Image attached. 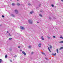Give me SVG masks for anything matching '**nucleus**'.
Segmentation results:
<instances>
[{"instance_id":"obj_27","label":"nucleus","mask_w":63,"mask_h":63,"mask_svg":"<svg viewBox=\"0 0 63 63\" xmlns=\"http://www.w3.org/2000/svg\"><path fill=\"white\" fill-rule=\"evenodd\" d=\"M15 3H13L12 4V6H14V5H15Z\"/></svg>"},{"instance_id":"obj_2","label":"nucleus","mask_w":63,"mask_h":63,"mask_svg":"<svg viewBox=\"0 0 63 63\" xmlns=\"http://www.w3.org/2000/svg\"><path fill=\"white\" fill-rule=\"evenodd\" d=\"M15 12L16 14H17L18 13V11L16 9L15 10Z\"/></svg>"},{"instance_id":"obj_23","label":"nucleus","mask_w":63,"mask_h":63,"mask_svg":"<svg viewBox=\"0 0 63 63\" xmlns=\"http://www.w3.org/2000/svg\"><path fill=\"white\" fill-rule=\"evenodd\" d=\"M5 58H7V55H5Z\"/></svg>"},{"instance_id":"obj_3","label":"nucleus","mask_w":63,"mask_h":63,"mask_svg":"<svg viewBox=\"0 0 63 63\" xmlns=\"http://www.w3.org/2000/svg\"><path fill=\"white\" fill-rule=\"evenodd\" d=\"M10 16H13V17H15V15H14L13 14H10Z\"/></svg>"},{"instance_id":"obj_18","label":"nucleus","mask_w":63,"mask_h":63,"mask_svg":"<svg viewBox=\"0 0 63 63\" xmlns=\"http://www.w3.org/2000/svg\"><path fill=\"white\" fill-rule=\"evenodd\" d=\"M2 60L1 59H0V63H1V62H2Z\"/></svg>"},{"instance_id":"obj_9","label":"nucleus","mask_w":63,"mask_h":63,"mask_svg":"<svg viewBox=\"0 0 63 63\" xmlns=\"http://www.w3.org/2000/svg\"><path fill=\"white\" fill-rule=\"evenodd\" d=\"M56 53L54 54L53 53H52V54L51 55L52 56V55H54V56H55V55H56Z\"/></svg>"},{"instance_id":"obj_28","label":"nucleus","mask_w":63,"mask_h":63,"mask_svg":"<svg viewBox=\"0 0 63 63\" xmlns=\"http://www.w3.org/2000/svg\"><path fill=\"white\" fill-rule=\"evenodd\" d=\"M9 36H11V35H10V33H9Z\"/></svg>"},{"instance_id":"obj_32","label":"nucleus","mask_w":63,"mask_h":63,"mask_svg":"<svg viewBox=\"0 0 63 63\" xmlns=\"http://www.w3.org/2000/svg\"><path fill=\"white\" fill-rule=\"evenodd\" d=\"M53 37L54 38H55V36H53Z\"/></svg>"},{"instance_id":"obj_20","label":"nucleus","mask_w":63,"mask_h":63,"mask_svg":"<svg viewBox=\"0 0 63 63\" xmlns=\"http://www.w3.org/2000/svg\"><path fill=\"white\" fill-rule=\"evenodd\" d=\"M49 19H51V18L50 17H49Z\"/></svg>"},{"instance_id":"obj_30","label":"nucleus","mask_w":63,"mask_h":63,"mask_svg":"<svg viewBox=\"0 0 63 63\" xmlns=\"http://www.w3.org/2000/svg\"><path fill=\"white\" fill-rule=\"evenodd\" d=\"M16 57V55H15V56H14V57Z\"/></svg>"},{"instance_id":"obj_22","label":"nucleus","mask_w":63,"mask_h":63,"mask_svg":"<svg viewBox=\"0 0 63 63\" xmlns=\"http://www.w3.org/2000/svg\"><path fill=\"white\" fill-rule=\"evenodd\" d=\"M28 48H30L31 47V46H29L28 47Z\"/></svg>"},{"instance_id":"obj_44","label":"nucleus","mask_w":63,"mask_h":63,"mask_svg":"<svg viewBox=\"0 0 63 63\" xmlns=\"http://www.w3.org/2000/svg\"><path fill=\"white\" fill-rule=\"evenodd\" d=\"M1 26V25H0V26Z\"/></svg>"},{"instance_id":"obj_34","label":"nucleus","mask_w":63,"mask_h":63,"mask_svg":"<svg viewBox=\"0 0 63 63\" xmlns=\"http://www.w3.org/2000/svg\"><path fill=\"white\" fill-rule=\"evenodd\" d=\"M18 48H20V47L19 46H18Z\"/></svg>"},{"instance_id":"obj_24","label":"nucleus","mask_w":63,"mask_h":63,"mask_svg":"<svg viewBox=\"0 0 63 63\" xmlns=\"http://www.w3.org/2000/svg\"><path fill=\"white\" fill-rule=\"evenodd\" d=\"M40 12H41V13H43V12H44V11H40Z\"/></svg>"},{"instance_id":"obj_11","label":"nucleus","mask_w":63,"mask_h":63,"mask_svg":"<svg viewBox=\"0 0 63 63\" xmlns=\"http://www.w3.org/2000/svg\"><path fill=\"white\" fill-rule=\"evenodd\" d=\"M41 53H42V54H44V55H46V54H45V53L44 52H41Z\"/></svg>"},{"instance_id":"obj_7","label":"nucleus","mask_w":63,"mask_h":63,"mask_svg":"<svg viewBox=\"0 0 63 63\" xmlns=\"http://www.w3.org/2000/svg\"><path fill=\"white\" fill-rule=\"evenodd\" d=\"M41 43L39 44L38 45V46H39V47H41Z\"/></svg>"},{"instance_id":"obj_33","label":"nucleus","mask_w":63,"mask_h":63,"mask_svg":"<svg viewBox=\"0 0 63 63\" xmlns=\"http://www.w3.org/2000/svg\"><path fill=\"white\" fill-rule=\"evenodd\" d=\"M10 61L11 62H12V61L11 60H10Z\"/></svg>"},{"instance_id":"obj_42","label":"nucleus","mask_w":63,"mask_h":63,"mask_svg":"<svg viewBox=\"0 0 63 63\" xmlns=\"http://www.w3.org/2000/svg\"><path fill=\"white\" fill-rule=\"evenodd\" d=\"M19 0H17V1H18Z\"/></svg>"},{"instance_id":"obj_26","label":"nucleus","mask_w":63,"mask_h":63,"mask_svg":"<svg viewBox=\"0 0 63 63\" xmlns=\"http://www.w3.org/2000/svg\"><path fill=\"white\" fill-rule=\"evenodd\" d=\"M12 38H9V40H12Z\"/></svg>"},{"instance_id":"obj_40","label":"nucleus","mask_w":63,"mask_h":63,"mask_svg":"<svg viewBox=\"0 0 63 63\" xmlns=\"http://www.w3.org/2000/svg\"><path fill=\"white\" fill-rule=\"evenodd\" d=\"M61 0V1H62V2H63V0Z\"/></svg>"},{"instance_id":"obj_29","label":"nucleus","mask_w":63,"mask_h":63,"mask_svg":"<svg viewBox=\"0 0 63 63\" xmlns=\"http://www.w3.org/2000/svg\"><path fill=\"white\" fill-rule=\"evenodd\" d=\"M2 17H5V16L3 15H2Z\"/></svg>"},{"instance_id":"obj_19","label":"nucleus","mask_w":63,"mask_h":63,"mask_svg":"<svg viewBox=\"0 0 63 63\" xmlns=\"http://www.w3.org/2000/svg\"><path fill=\"white\" fill-rule=\"evenodd\" d=\"M48 49L49 50V51H50V52H51V51H50V50L49 49V47H48Z\"/></svg>"},{"instance_id":"obj_12","label":"nucleus","mask_w":63,"mask_h":63,"mask_svg":"<svg viewBox=\"0 0 63 63\" xmlns=\"http://www.w3.org/2000/svg\"><path fill=\"white\" fill-rule=\"evenodd\" d=\"M47 37L49 39H51V37H49V36H48Z\"/></svg>"},{"instance_id":"obj_37","label":"nucleus","mask_w":63,"mask_h":63,"mask_svg":"<svg viewBox=\"0 0 63 63\" xmlns=\"http://www.w3.org/2000/svg\"><path fill=\"white\" fill-rule=\"evenodd\" d=\"M22 51V50L21 49H20V51Z\"/></svg>"},{"instance_id":"obj_8","label":"nucleus","mask_w":63,"mask_h":63,"mask_svg":"<svg viewBox=\"0 0 63 63\" xmlns=\"http://www.w3.org/2000/svg\"><path fill=\"white\" fill-rule=\"evenodd\" d=\"M45 59L47 60H48V59H49V58H45Z\"/></svg>"},{"instance_id":"obj_41","label":"nucleus","mask_w":63,"mask_h":63,"mask_svg":"<svg viewBox=\"0 0 63 63\" xmlns=\"http://www.w3.org/2000/svg\"><path fill=\"white\" fill-rule=\"evenodd\" d=\"M37 23H39V22H37Z\"/></svg>"},{"instance_id":"obj_13","label":"nucleus","mask_w":63,"mask_h":63,"mask_svg":"<svg viewBox=\"0 0 63 63\" xmlns=\"http://www.w3.org/2000/svg\"><path fill=\"white\" fill-rule=\"evenodd\" d=\"M41 39H42V40H44V39L43 38V36H42L41 37Z\"/></svg>"},{"instance_id":"obj_43","label":"nucleus","mask_w":63,"mask_h":63,"mask_svg":"<svg viewBox=\"0 0 63 63\" xmlns=\"http://www.w3.org/2000/svg\"><path fill=\"white\" fill-rule=\"evenodd\" d=\"M61 37H62V35H61Z\"/></svg>"},{"instance_id":"obj_16","label":"nucleus","mask_w":63,"mask_h":63,"mask_svg":"<svg viewBox=\"0 0 63 63\" xmlns=\"http://www.w3.org/2000/svg\"><path fill=\"white\" fill-rule=\"evenodd\" d=\"M17 6H19L20 5V4L19 3H18L17 4Z\"/></svg>"},{"instance_id":"obj_38","label":"nucleus","mask_w":63,"mask_h":63,"mask_svg":"<svg viewBox=\"0 0 63 63\" xmlns=\"http://www.w3.org/2000/svg\"><path fill=\"white\" fill-rule=\"evenodd\" d=\"M33 52H32V54H33Z\"/></svg>"},{"instance_id":"obj_5","label":"nucleus","mask_w":63,"mask_h":63,"mask_svg":"<svg viewBox=\"0 0 63 63\" xmlns=\"http://www.w3.org/2000/svg\"><path fill=\"white\" fill-rule=\"evenodd\" d=\"M22 52L23 54H24V55H26V53L24 51H22Z\"/></svg>"},{"instance_id":"obj_36","label":"nucleus","mask_w":63,"mask_h":63,"mask_svg":"<svg viewBox=\"0 0 63 63\" xmlns=\"http://www.w3.org/2000/svg\"><path fill=\"white\" fill-rule=\"evenodd\" d=\"M7 33H9V32L8 31H7Z\"/></svg>"},{"instance_id":"obj_31","label":"nucleus","mask_w":63,"mask_h":63,"mask_svg":"<svg viewBox=\"0 0 63 63\" xmlns=\"http://www.w3.org/2000/svg\"><path fill=\"white\" fill-rule=\"evenodd\" d=\"M50 48H52V46H50Z\"/></svg>"},{"instance_id":"obj_39","label":"nucleus","mask_w":63,"mask_h":63,"mask_svg":"<svg viewBox=\"0 0 63 63\" xmlns=\"http://www.w3.org/2000/svg\"><path fill=\"white\" fill-rule=\"evenodd\" d=\"M41 6V4H39V7H40V6Z\"/></svg>"},{"instance_id":"obj_35","label":"nucleus","mask_w":63,"mask_h":63,"mask_svg":"<svg viewBox=\"0 0 63 63\" xmlns=\"http://www.w3.org/2000/svg\"><path fill=\"white\" fill-rule=\"evenodd\" d=\"M60 38H61L63 39V38L62 37H60Z\"/></svg>"},{"instance_id":"obj_21","label":"nucleus","mask_w":63,"mask_h":63,"mask_svg":"<svg viewBox=\"0 0 63 63\" xmlns=\"http://www.w3.org/2000/svg\"><path fill=\"white\" fill-rule=\"evenodd\" d=\"M59 43H63V41L60 42H59Z\"/></svg>"},{"instance_id":"obj_25","label":"nucleus","mask_w":63,"mask_h":63,"mask_svg":"<svg viewBox=\"0 0 63 63\" xmlns=\"http://www.w3.org/2000/svg\"><path fill=\"white\" fill-rule=\"evenodd\" d=\"M51 6H52V7H54V5H53V4H52L51 5Z\"/></svg>"},{"instance_id":"obj_6","label":"nucleus","mask_w":63,"mask_h":63,"mask_svg":"<svg viewBox=\"0 0 63 63\" xmlns=\"http://www.w3.org/2000/svg\"><path fill=\"white\" fill-rule=\"evenodd\" d=\"M33 13H34V11H32L30 12V14H32Z\"/></svg>"},{"instance_id":"obj_15","label":"nucleus","mask_w":63,"mask_h":63,"mask_svg":"<svg viewBox=\"0 0 63 63\" xmlns=\"http://www.w3.org/2000/svg\"><path fill=\"white\" fill-rule=\"evenodd\" d=\"M28 5L29 6H30L31 5V4H30V3H28Z\"/></svg>"},{"instance_id":"obj_10","label":"nucleus","mask_w":63,"mask_h":63,"mask_svg":"<svg viewBox=\"0 0 63 63\" xmlns=\"http://www.w3.org/2000/svg\"><path fill=\"white\" fill-rule=\"evenodd\" d=\"M63 49V47H61L60 48L59 50H61V49Z\"/></svg>"},{"instance_id":"obj_17","label":"nucleus","mask_w":63,"mask_h":63,"mask_svg":"<svg viewBox=\"0 0 63 63\" xmlns=\"http://www.w3.org/2000/svg\"><path fill=\"white\" fill-rule=\"evenodd\" d=\"M39 15L40 16H41V17H42V15L41 14H39Z\"/></svg>"},{"instance_id":"obj_14","label":"nucleus","mask_w":63,"mask_h":63,"mask_svg":"<svg viewBox=\"0 0 63 63\" xmlns=\"http://www.w3.org/2000/svg\"><path fill=\"white\" fill-rule=\"evenodd\" d=\"M56 51L57 53H58V49H57Z\"/></svg>"},{"instance_id":"obj_1","label":"nucleus","mask_w":63,"mask_h":63,"mask_svg":"<svg viewBox=\"0 0 63 63\" xmlns=\"http://www.w3.org/2000/svg\"><path fill=\"white\" fill-rule=\"evenodd\" d=\"M29 23L30 24H32L33 23V21L32 20H28Z\"/></svg>"},{"instance_id":"obj_4","label":"nucleus","mask_w":63,"mask_h":63,"mask_svg":"<svg viewBox=\"0 0 63 63\" xmlns=\"http://www.w3.org/2000/svg\"><path fill=\"white\" fill-rule=\"evenodd\" d=\"M20 29H22V30H24V28L22 27H20Z\"/></svg>"}]
</instances>
